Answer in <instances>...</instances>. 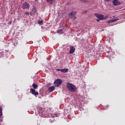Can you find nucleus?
<instances>
[{"label": "nucleus", "instance_id": "obj_1", "mask_svg": "<svg viewBox=\"0 0 125 125\" xmlns=\"http://www.w3.org/2000/svg\"><path fill=\"white\" fill-rule=\"evenodd\" d=\"M67 90L70 92H75L77 90V87L72 83H67L66 84Z\"/></svg>", "mask_w": 125, "mask_h": 125}, {"label": "nucleus", "instance_id": "obj_2", "mask_svg": "<svg viewBox=\"0 0 125 125\" xmlns=\"http://www.w3.org/2000/svg\"><path fill=\"white\" fill-rule=\"evenodd\" d=\"M76 15H77V11H73L68 14L69 19L73 21L77 19V17H76Z\"/></svg>", "mask_w": 125, "mask_h": 125}, {"label": "nucleus", "instance_id": "obj_3", "mask_svg": "<svg viewBox=\"0 0 125 125\" xmlns=\"http://www.w3.org/2000/svg\"><path fill=\"white\" fill-rule=\"evenodd\" d=\"M62 83H63V81L61 79L56 80L54 82L55 87H58V86H60V85H61V84H62Z\"/></svg>", "mask_w": 125, "mask_h": 125}, {"label": "nucleus", "instance_id": "obj_4", "mask_svg": "<svg viewBox=\"0 0 125 125\" xmlns=\"http://www.w3.org/2000/svg\"><path fill=\"white\" fill-rule=\"evenodd\" d=\"M30 7V4L28 2H25L24 3H23L21 5V8L22 9H28Z\"/></svg>", "mask_w": 125, "mask_h": 125}, {"label": "nucleus", "instance_id": "obj_5", "mask_svg": "<svg viewBox=\"0 0 125 125\" xmlns=\"http://www.w3.org/2000/svg\"><path fill=\"white\" fill-rule=\"evenodd\" d=\"M38 14V11L37 10V9L35 7H34L32 9V12H30V16H33V15H37Z\"/></svg>", "mask_w": 125, "mask_h": 125}, {"label": "nucleus", "instance_id": "obj_6", "mask_svg": "<svg viewBox=\"0 0 125 125\" xmlns=\"http://www.w3.org/2000/svg\"><path fill=\"white\" fill-rule=\"evenodd\" d=\"M30 93L32 94V95H34V96H37L39 95V92H36V90H35L34 88H30Z\"/></svg>", "mask_w": 125, "mask_h": 125}, {"label": "nucleus", "instance_id": "obj_7", "mask_svg": "<svg viewBox=\"0 0 125 125\" xmlns=\"http://www.w3.org/2000/svg\"><path fill=\"white\" fill-rule=\"evenodd\" d=\"M75 50H76V48L73 45H71L70 46V50H69V54H73L75 52Z\"/></svg>", "mask_w": 125, "mask_h": 125}, {"label": "nucleus", "instance_id": "obj_8", "mask_svg": "<svg viewBox=\"0 0 125 125\" xmlns=\"http://www.w3.org/2000/svg\"><path fill=\"white\" fill-rule=\"evenodd\" d=\"M113 5H120L121 4V2L118 0H114L112 1Z\"/></svg>", "mask_w": 125, "mask_h": 125}, {"label": "nucleus", "instance_id": "obj_9", "mask_svg": "<svg viewBox=\"0 0 125 125\" xmlns=\"http://www.w3.org/2000/svg\"><path fill=\"white\" fill-rule=\"evenodd\" d=\"M64 32H65L64 28L57 30L58 34H64Z\"/></svg>", "mask_w": 125, "mask_h": 125}, {"label": "nucleus", "instance_id": "obj_10", "mask_svg": "<svg viewBox=\"0 0 125 125\" xmlns=\"http://www.w3.org/2000/svg\"><path fill=\"white\" fill-rule=\"evenodd\" d=\"M99 20H104V19H106V18L104 17V15L100 14V16L98 18Z\"/></svg>", "mask_w": 125, "mask_h": 125}, {"label": "nucleus", "instance_id": "obj_11", "mask_svg": "<svg viewBox=\"0 0 125 125\" xmlns=\"http://www.w3.org/2000/svg\"><path fill=\"white\" fill-rule=\"evenodd\" d=\"M54 89H55V87H54L53 86L48 88V90L50 92H52V91H53V90H54Z\"/></svg>", "mask_w": 125, "mask_h": 125}, {"label": "nucleus", "instance_id": "obj_12", "mask_svg": "<svg viewBox=\"0 0 125 125\" xmlns=\"http://www.w3.org/2000/svg\"><path fill=\"white\" fill-rule=\"evenodd\" d=\"M2 117V106L0 105V118Z\"/></svg>", "mask_w": 125, "mask_h": 125}, {"label": "nucleus", "instance_id": "obj_13", "mask_svg": "<svg viewBox=\"0 0 125 125\" xmlns=\"http://www.w3.org/2000/svg\"><path fill=\"white\" fill-rule=\"evenodd\" d=\"M68 71H69V69L68 68H64L62 69V73H67L68 72Z\"/></svg>", "mask_w": 125, "mask_h": 125}, {"label": "nucleus", "instance_id": "obj_14", "mask_svg": "<svg viewBox=\"0 0 125 125\" xmlns=\"http://www.w3.org/2000/svg\"><path fill=\"white\" fill-rule=\"evenodd\" d=\"M32 86V87L34 88V89H37V88L38 86V84H36L35 83H33Z\"/></svg>", "mask_w": 125, "mask_h": 125}, {"label": "nucleus", "instance_id": "obj_15", "mask_svg": "<svg viewBox=\"0 0 125 125\" xmlns=\"http://www.w3.org/2000/svg\"><path fill=\"white\" fill-rule=\"evenodd\" d=\"M38 23L39 24V25H42V24H43V21L41 20L40 21L39 20L38 21Z\"/></svg>", "mask_w": 125, "mask_h": 125}, {"label": "nucleus", "instance_id": "obj_16", "mask_svg": "<svg viewBox=\"0 0 125 125\" xmlns=\"http://www.w3.org/2000/svg\"><path fill=\"white\" fill-rule=\"evenodd\" d=\"M55 0H46L47 2H49V3H52L53 1Z\"/></svg>", "mask_w": 125, "mask_h": 125}, {"label": "nucleus", "instance_id": "obj_17", "mask_svg": "<svg viewBox=\"0 0 125 125\" xmlns=\"http://www.w3.org/2000/svg\"><path fill=\"white\" fill-rule=\"evenodd\" d=\"M80 1H82V2H84V3H86L87 2V0H79Z\"/></svg>", "mask_w": 125, "mask_h": 125}, {"label": "nucleus", "instance_id": "obj_18", "mask_svg": "<svg viewBox=\"0 0 125 125\" xmlns=\"http://www.w3.org/2000/svg\"><path fill=\"white\" fill-rule=\"evenodd\" d=\"M95 16H96V17H97V18H99V16H100V14H98L97 13H96L94 14Z\"/></svg>", "mask_w": 125, "mask_h": 125}, {"label": "nucleus", "instance_id": "obj_19", "mask_svg": "<svg viewBox=\"0 0 125 125\" xmlns=\"http://www.w3.org/2000/svg\"><path fill=\"white\" fill-rule=\"evenodd\" d=\"M26 15V16H28L30 15V13H29V12H26L25 13H24Z\"/></svg>", "mask_w": 125, "mask_h": 125}, {"label": "nucleus", "instance_id": "obj_20", "mask_svg": "<svg viewBox=\"0 0 125 125\" xmlns=\"http://www.w3.org/2000/svg\"><path fill=\"white\" fill-rule=\"evenodd\" d=\"M107 23H113L112 20L107 21H106Z\"/></svg>", "mask_w": 125, "mask_h": 125}, {"label": "nucleus", "instance_id": "obj_21", "mask_svg": "<svg viewBox=\"0 0 125 125\" xmlns=\"http://www.w3.org/2000/svg\"><path fill=\"white\" fill-rule=\"evenodd\" d=\"M49 122L50 123H54V120L50 119Z\"/></svg>", "mask_w": 125, "mask_h": 125}, {"label": "nucleus", "instance_id": "obj_22", "mask_svg": "<svg viewBox=\"0 0 125 125\" xmlns=\"http://www.w3.org/2000/svg\"><path fill=\"white\" fill-rule=\"evenodd\" d=\"M56 70L58 71V72H62V69H57Z\"/></svg>", "mask_w": 125, "mask_h": 125}, {"label": "nucleus", "instance_id": "obj_23", "mask_svg": "<svg viewBox=\"0 0 125 125\" xmlns=\"http://www.w3.org/2000/svg\"><path fill=\"white\" fill-rule=\"evenodd\" d=\"M112 23H114V22H116V20L115 19H114V20H112Z\"/></svg>", "mask_w": 125, "mask_h": 125}, {"label": "nucleus", "instance_id": "obj_24", "mask_svg": "<svg viewBox=\"0 0 125 125\" xmlns=\"http://www.w3.org/2000/svg\"><path fill=\"white\" fill-rule=\"evenodd\" d=\"M96 21H97V22H100V20H99V19H97V20H96Z\"/></svg>", "mask_w": 125, "mask_h": 125}, {"label": "nucleus", "instance_id": "obj_25", "mask_svg": "<svg viewBox=\"0 0 125 125\" xmlns=\"http://www.w3.org/2000/svg\"><path fill=\"white\" fill-rule=\"evenodd\" d=\"M115 21H118L119 20V18L115 19Z\"/></svg>", "mask_w": 125, "mask_h": 125}, {"label": "nucleus", "instance_id": "obj_26", "mask_svg": "<svg viewBox=\"0 0 125 125\" xmlns=\"http://www.w3.org/2000/svg\"><path fill=\"white\" fill-rule=\"evenodd\" d=\"M112 0H104L105 1H111Z\"/></svg>", "mask_w": 125, "mask_h": 125}, {"label": "nucleus", "instance_id": "obj_27", "mask_svg": "<svg viewBox=\"0 0 125 125\" xmlns=\"http://www.w3.org/2000/svg\"><path fill=\"white\" fill-rule=\"evenodd\" d=\"M1 122H2V119H1V118H0V123H1Z\"/></svg>", "mask_w": 125, "mask_h": 125}, {"label": "nucleus", "instance_id": "obj_28", "mask_svg": "<svg viewBox=\"0 0 125 125\" xmlns=\"http://www.w3.org/2000/svg\"><path fill=\"white\" fill-rule=\"evenodd\" d=\"M11 23H12L11 21H10L9 22V24H11Z\"/></svg>", "mask_w": 125, "mask_h": 125}, {"label": "nucleus", "instance_id": "obj_29", "mask_svg": "<svg viewBox=\"0 0 125 125\" xmlns=\"http://www.w3.org/2000/svg\"><path fill=\"white\" fill-rule=\"evenodd\" d=\"M107 17H105V18H106H106H107Z\"/></svg>", "mask_w": 125, "mask_h": 125}, {"label": "nucleus", "instance_id": "obj_30", "mask_svg": "<svg viewBox=\"0 0 125 125\" xmlns=\"http://www.w3.org/2000/svg\"><path fill=\"white\" fill-rule=\"evenodd\" d=\"M37 0H35V1H37Z\"/></svg>", "mask_w": 125, "mask_h": 125}]
</instances>
